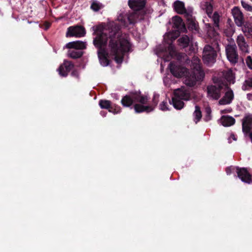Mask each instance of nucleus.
<instances>
[{
  "instance_id": "1",
  "label": "nucleus",
  "mask_w": 252,
  "mask_h": 252,
  "mask_svg": "<svg viewBox=\"0 0 252 252\" xmlns=\"http://www.w3.org/2000/svg\"><path fill=\"white\" fill-rule=\"evenodd\" d=\"M121 26L116 23L111 24L108 29L109 38L108 47L110 54L114 56V59L118 63L123 61L125 53L129 51L131 44L126 38L121 36Z\"/></svg>"
},
{
  "instance_id": "2",
  "label": "nucleus",
  "mask_w": 252,
  "mask_h": 252,
  "mask_svg": "<svg viewBox=\"0 0 252 252\" xmlns=\"http://www.w3.org/2000/svg\"><path fill=\"white\" fill-rule=\"evenodd\" d=\"M93 35H96L94 38L93 44L97 49V55L100 63L103 66H106L110 63L108 53L106 50L107 40L109 38L108 30L106 32L102 31V27L99 26L93 27Z\"/></svg>"
},
{
  "instance_id": "3",
  "label": "nucleus",
  "mask_w": 252,
  "mask_h": 252,
  "mask_svg": "<svg viewBox=\"0 0 252 252\" xmlns=\"http://www.w3.org/2000/svg\"><path fill=\"white\" fill-rule=\"evenodd\" d=\"M220 51V45L217 41H214L211 45H206L204 47L202 55L204 63L208 65L214 63L216 61L217 52Z\"/></svg>"
},
{
  "instance_id": "4",
  "label": "nucleus",
  "mask_w": 252,
  "mask_h": 252,
  "mask_svg": "<svg viewBox=\"0 0 252 252\" xmlns=\"http://www.w3.org/2000/svg\"><path fill=\"white\" fill-rule=\"evenodd\" d=\"M177 36H174L172 33H168L164 37L165 42L168 45V55L165 58L166 61H169L172 58H176L178 61H181L184 58V54L178 53L172 44L173 42L176 39Z\"/></svg>"
},
{
  "instance_id": "5",
  "label": "nucleus",
  "mask_w": 252,
  "mask_h": 252,
  "mask_svg": "<svg viewBox=\"0 0 252 252\" xmlns=\"http://www.w3.org/2000/svg\"><path fill=\"white\" fill-rule=\"evenodd\" d=\"M204 76V71L198 65L197 68L187 77L185 80V83L188 86L193 87L196 85L197 82L202 81Z\"/></svg>"
},
{
  "instance_id": "6",
  "label": "nucleus",
  "mask_w": 252,
  "mask_h": 252,
  "mask_svg": "<svg viewBox=\"0 0 252 252\" xmlns=\"http://www.w3.org/2000/svg\"><path fill=\"white\" fill-rule=\"evenodd\" d=\"M225 53L227 60L232 65L238 63L239 56L237 51V47L235 43L228 44L225 46Z\"/></svg>"
},
{
  "instance_id": "7",
  "label": "nucleus",
  "mask_w": 252,
  "mask_h": 252,
  "mask_svg": "<svg viewBox=\"0 0 252 252\" xmlns=\"http://www.w3.org/2000/svg\"><path fill=\"white\" fill-rule=\"evenodd\" d=\"M159 94L155 93L154 94L152 101L151 103H148V105L147 106H143L141 105H136L135 113H141L143 112H146L148 113L153 111L158 104L159 101Z\"/></svg>"
},
{
  "instance_id": "8",
  "label": "nucleus",
  "mask_w": 252,
  "mask_h": 252,
  "mask_svg": "<svg viewBox=\"0 0 252 252\" xmlns=\"http://www.w3.org/2000/svg\"><path fill=\"white\" fill-rule=\"evenodd\" d=\"M169 68L172 75L178 78H181L187 75L188 72V69L179 64L178 62H170L169 65Z\"/></svg>"
},
{
  "instance_id": "9",
  "label": "nucleus",
  "mask_w": 252,
  "mask_h": 252,
  "mask_svg": "<svg viewBox=\"0 0 252 252\" xmlns=\"http://www.w3.org/2000/svg\"><path fill=\"white\" fill-rule=\"evenodd\" d=\"M131 94L133 96L134 102H136L133 106V108L135 111L136 105L147 106L149 102V97L148 95L142 94L140 91L131 92Z\"/></svg>"
},
{
  "instance_id": "10",
  "label": "nucleus",
  "mask_w": 252,
  "mask_h": 252,
  "mask_svg": "<svg viewBox=\"0 0 252 252\" xmlns=\"http://www.w3.org/2000/svg\"><path fill=\"white\" fill-rule=\"evenodd\" d=\"M99 105L101 109L108 110L109 112L114 114L120 113L121 112V108L118 105L112 103L111 101L105 99H100L99 101Z\"/></svg>"
},
{
  "instance_id": "11",
  "label": "nucleus",
  "mask_w": 252,
  "mask_h": 252,
  "mask_svg": "<svg viewBox=\"0 0 252 252\" xmlns=\"http://www.w3.org/2000/svg\"><path fill=\"white\" fill-rule=\"evenodd\" d=\"M85 34L86 30L85 28L82 26L77 25L70 26L67 28L66 36L81 37L84 36Z\"/></svg>"
},
{
  "instance_id": "12",
  "label": "nucleus",
  "mask_w": 252,
  "mask_h": 252,
  "mask_svg": "<svg viewBox=\"0 0 252 252\" xmlns=\"http://www.w3.org/2000/svg\"><path fill=\"white\" fill-rule=\"evenodd\" d=\"M223 88L222 84L208 86L207 87L208 95L213 99L218 100L220 97L221 91Z\"/></svg>"
},
{
  "instance_id": "13",
  "label": "nucleus",
  "mask_w": 252,
  "mask_h": 252,
  "mask_svg": "<svg viewBox=\"0 0 252 252\" xmlns=\"http://www.w3.org/2000/svg\"><path fill=\"white\" fill-rule=\"evenodd\" d=\"M236 173L242 182L248 184H252V175L246 168L237 167Z\"/></svg>"
},
{
  "instance_id": "14",
  "label": "nucleus",
  "mask_w": 252,
  "mask_h": 252,
  "mask_svg": "<svg viewBox=\"0 0 252 252\" xmlns=\"http://www.w3.org/2000/svg\"><path fill=\"white\" fill-rule=\"evenodd\" d=\"M185 17L187 19V25L188 30L194 33H198L199 27L195 18L192 16L191 13L187 14Z\"/></svg>"
},
{
  "instance_id": "15",
  "label": "nucleus",
  "mask_w": 252,
  "mask_h": 252,
  "mask_svg": "<svg viewBox=\"0 0 252 252\" xmlns=\"http://www.w3.org/2000/svg\"><path fill=\"white\" fill-rule=\"evenodd\" d=\"M74 65L72 62L64 60L63 63L61 64L58 68L57 71L60 76L66 77L68 73L74 67Z\"/></svg>"
},
{
  "instance_id": "16",
  "label": "nucleus",
  "mask_w": 252,
  "mask_h": 252,
  "mask_svg": "<svg viewBox=\"0 0 252 252\" xmlns=\"http://www.w3.org/2000/svg\"><path fill=\"white\" fill-rule=\"evenodd\" d=\"M231 12L236 25L239 27H242L244 25V17L240 8L235 6L232 9Z\"/></svg>"
},
{
  "instance_id": "17",
  "label": "nucleus",
  "mask_w": 252,
  "mask_h": 252,
  "mask_svg": "<svg viewBox=\"0 0 252 252\" xmlns=\"http://www.w3.org/2000/svg\"><path fill=\"white\" fill-rule=\"evenodd\" d=\"M173 27L177 29L178 32H186L187 31L186 26L183 19L179 16H175L172 18Z\"/></svg>"
},
{
  "instance_id": "18",
  "label": "nucleus",
  "mask_w": 252,
  "mask_h": 252,
  "mask_svg": "<svg viewBox=\"0 0 252 252\" xmlns=\"http://www.w3.org/2000/svg\"><path fill=\"white\" fill-rule=\"evenodd\" d=\"M174 97L182 100H189L190 99V91L185 89H178L174 92Z\"/></svg>"
},
{
  "instance_id": "19",
  "label": "nucleus",
  "mask_w": 252,
  "mask_h": 252,
  "mask_svg": "<svg viewBox=\"0 0 252 252\" xmlns=\"http://www.w3.org/2000/svg\"><path fill=\"white\" fill-rule=\"evenodd\" d=\"M252 129V115H248L244 117L242 121V131L248 134Z\"/></svg>"
},
{
  "instance_id": "20",
  "label": "nucleus",
  "mask_w": 252,
  "mask_h": 252,
  "mask_svg": "<svg viewBox=\"0 0 252 252\" xmlns=\"http://www.w3.org/2000/svg\"><path fill=\"white\" fill-rule=\"evenodd\" d=\"M173 9L176 12L179 14H184L185 16H187V14H190L188 12L185 7V3L180 0H176L173 4Z\"/></svg>"
},
{
  "instance_id": "21",
  "label": "nucleus",
  "mask_w": 252,
  "mask_h": 252,
  "mask_svg": "<svg viewBox=\"0 0 252 252\" xmlns=\"http://www.w3.org/2000/svg\"><path fill=\"white\" fill-rule=\"evenodd\" d=\"M236 42L240 50L243 53H249V46L246 42L244 36L240 34L236 39Z\"/></svg>"
},
{
  "instance_id": "22",
  "label": "nucleus",
  "mask_w": 252,
  "mask_h": 252,
  "mask_svg": "<svg viewBox=\"0 0 252 252\" xmlns=\"http://www.w3.org/2000/svg\"><path fill=\"white\" fill-rule=\"evenodd\" d=\"M146 0H128V4L130 8L138 11L142 9L145 6Z\"/></svg>"
},
{
  "instance_id": "23",
  "label": "nucleus",
  "mask_w": 252,
  "mask_h": 252,
  "mask_svg": "<svg viewBox=\"0 0 252 252\" xmlns=\"http://www.w3.org/2000/svg\"><path fill=\"white\" fill-rule=\"evenodd\" d=\"M226 88L228 90L225 93L224 95L219 100L220 105H225L230 103L234 98V94L232 90L228 86Z\"/></svg>"
},
{
  "instance_id": "24",
  "label": "nucleus",
  "mask_w": 252,
  "mask_h": 252,
  "mask_svg": "<svg viewBox=\"0 0 252 252\" xmlns=\"http://www.w3.org/2000/svg\"><path fill=\"white\" fill-rule=\"evenodd\" d=\"M65 48L69 49L81 50L86 48V43L81 41L70 42L65 45Z\"/></svg>"
},
{
  "instance_id": "25",
  "label": "nucleus",
  "mask_w": 252,
  "mask_h": 252,
  "mask_svg": "<svg viewBox=\"0 0 252 252\" xmlns=\"http://www.w3.org/2000/svg\"><path fill=\"white\" fill-rule=\"evenodd\" d=\"M122 105L125 107H129L131 106L134 102L133 96L131 94V92L128 95L124 96L121 101Z\"/></svg>"
},
{
  "instance_id": "26",
  "label": "nucleus",
  "mask_w": 252,
  "mask_h": 252,
  "mask_svg": "<svg viewBox=\"0 0 252 252\" xmlns=\"http://www.w3.org/2000/svg\"><path fill=\"white\" fill-rule=\"evenodd\" d=\"M220 120L222 125L225 127L231 126L235 123V119L228 115L221 116Z\"/></svg>"
},
{
  "instance_id": "27",
  "label": "nucleus",
  "mask_w": 252,
  "mask_h": 252,
  "mask_svg": "<svg viewBox=\"0 0 252 252\" xmlns=\"http://www.w3.org/2000/svg\"><path fill=\"white\" fill-rule=\"evenodd\" d=\"M213 1L210 0L209 1H205L201 4L202 8L205 10L209 17H211L213 11Z\"/></svg>"
},
{
  "instance_id": "28",
  "label": "nucleus",
  "mask_w": 252,
  "mask_h": 252,
  "mask_svg": "<svg viewBox=\"0 0 252 252\" xmlns=\"http://www.w3.org/2000/svg\"><path fill=\"white\" fill-rule=\"evenodd\" d=\"M178 44L181 48H185L189 46L190 40L187 35H183L178 40Z\"/></svg>"
},
{
  "instance_id": "29",
  "label": "nucleus",
  "mask_w": 252,
  "mask_h": 252,
  "mask_svg": "<svg viewBox=\"0 0 252 252\" xmlns=\"http://www.w3.org/2000/svg\"><path fill=\"white\" fill-rule=\"evenodd\" d=\"M84 52L81 50L69 49L67 52L68 56L73 59L80 58L83 55Z\"/></svg>"
},
{
  "instance_id": "30",
  "label": "nucleus",
  "mask_w": 252,
  "mask_h": 252,
  "mask_svg": "<svg viewBox=\"0 0 252 252\" xmlns=\"http://www.w3.org/2000/svg\"><path fill=\"white\" fill-rule=\"evenodd\" d=\"M214 23V26L215 28L219 29L220 15L217 11L212 14L211 17Z\"/></svg>"
},
{
  "instance_id": "31",
  "label": "nucleus",
  "mask_w": 252,
  "mask_h": 252,
  "mask_svg": "<svg viewBox=\"0 0 252 252\" xmlns=\"http://www.w3.org/2000/svg\"><path fill=\"white\" fill-rule=\"evenodd\" d=\"M172 103L174 107L177 110L182 109L184 107L185 105L182 100L174 97L172 98Z\"/></svg>"
},
{
  "instance_id": "32",
  "label": "nucleus",
  "mask_w": 252,
  "mask_h": 252,
  "mask_svg": "<svg viewBox=\"0 0 252 252\" xmlns=\"http://www.w3.org/2000/svg\"><path fill=\"white\" fill-rule=\"evenodd\" d=\"M234 32L235 28L234 25H229V26H227L223 31L224 34L226 36L230 38V40H232V39L231 37L234 33Z\"/></svg>"
},
{
  "instance_id": "33",
  "label": "nucleus",
  "mask_w": 252,
  "mask_h": 252,
  "mask_svg": "<svg viewBox=\"0 0 252 252\" xmlns=\"http://www.w3.org/2000/svg\"><path fill=\"white\" fill-rule=\"evenodd\" d=\"M193 115L195 117L194 121L195 123L197 124L199 121H200L202 118V113L200 107L199 106L196 105L195 106V111L193 113Z\"/></svg>"
},
{
  "instance_id": "34",
  "label": "nucleus",
  "mask_w": 252,
  "mask_h": 252,
  "mask_svg": "<svg viewBox=\"0 0 252 252\" xmlns=\"http://www.w3.org/2000/svg\"><path fill=\"white\" fill-rule=\"evenodd\" d=\"M243 26L244 27L242 29V31L245 33V35L248 38L252 39V27L247 24Z\"/></svg>"
},
{
  "instance_id": "35",
  "label": "nucleus",
  "mask_w": 252,
  "mask_h": 252,
  "mask_svg": "<svg viewBox=\"0 0 252 252\" xmlns=\"http://www.w3.org/2000/svg\"><path fill=\"white\" fill-rule=\"evenodd\" d=\"M101 8H102V5L97 1H94L91 5V8L94 11H98Z\"/></svg>"
},
{
  "instance_id": "36",
  "label": "nucleus",
  "mask_w": 252,
  "mask_h": 252,
  "mask_svg": "<svg viewBox=\"0 0 252 252\" xmlns=\"http://www.w3.org/2000/svg\"><path fill=\"white\" fill-rule=\"evenodd\" d=\"M211 112L212 110L210 107L205 108V116L204 118L205 121L208 122L211 119Z\"/></svg>"
},
{
  "instance_id": "37",
  "label": "nucleus",
  "mask_w": 252,
  "mask_h": 252,
  "mask_svg": "<svg viewBox=\"0 0 252 252\" xmlns=\"http://www.w3.org/2000/svg\"><path fill=\"white\" fill-rule=\"evenodd\" d=\"M237 166H230L225 169V172L227 175H230L231 173L236 172Z\"/></svg>"
},
{
  "instance_id": "38",
  "label": "nucleus",
  "mask_w": 252,
  "mask_h": 252,
  "mask_svg": "<svg viewBox=\"0 0 252 252\" xmlns=\"http://www.w3.org/2000/svg\"><path fill=\"white\" fill-rule=\"evenodd\" d=\"M241 4L243 7L247 11L252 12V6L244 0H241Z\"/></svg>"
},
{
  "instance_id": "39",
  "label": "nucleus",
  "mask_w": 252,
  "mask_h": 252,
  "mask_svg": "<svg viewBox=\"0 0 252 252\" xmlns=\"http://www.w3.org/2000/svg\"><path fill=\"white\" fill-rule=\"evenodd\" d=\"M167 106H168V104H167V101L166 100L163 101L159 104V108L162 111H167V110H169Z\"/></svg>"
},
{
  "instance_id": "40",
  "label": "nucleus",
  "mask_w": 252,
  "mask_h": 252,
  "mask_svg": "<svg viewBox=\"0 0 252 252\" xmlns=\"http://www.w3.org/2000/svg\"><path fill=\"white\" fill-rule=\"evenodd\" d=\"M246 63L248 67L252 69V58L250 56H248L246 59Z\"/></svg>"
},
{
  "instance_id": "41",
  "label": "nucleus",
  "mask_w": 252,
  "mask_h": 252,
  "mask_svg": "<svg viewBox=\"0 0 252 252\" xmlns=\"http://www.w3.org/2000/svg\"><path fill=\"white\" fill-rule=\"evenodd\" d=\"M71 75L72 76L74 77H75V78H79V72L78 71V70L75 69V70H73L71 73Z\"/></svg>"
},
{
  "instance_id": "42",
  "label": "nucleus",
  "mask_w": 252,
  "mask_h": 252,
  "mask_svg": "<svg viewBox=\"0 0 252 252\" xmlns=\"http://www.w3.org/2000/svg\"><path fill=\"white\" fill-rule=\"evenodd\" d=\"M246 84L248 85L250 88H252V77L246 80Z\"/></svg>"
},
{
  "instance_id": "43",
  "label": "nucleus",
  "mask_w": 252,
  "mask_h": 252,
  "mask_svg": "<svg viewBox=\"0 0 252 252\" xmlns=\"http://www.w3.org/2000/svg\"><path fill=\"white\" fill-rule=\"evenodd\" d=\"M249 86L246 84V80L244 81L243 85L242 86V89L243 91H246L249 89Z\"/></svg>"
},
{
  "instance_id": "44",
  "label": "nucleus",
  "mask_w": 252,
  "mask_h": 252,
  "mask_svg": "<svg viewBox=\"0 0 252 252\" xmlns=\"http://www.w3.org/2000/svg\"><path fill=\"white\" fill-rule=\"evenodd\" d=\"M247 98L249 100H252V94H247Z\"/></svg>"
},
{
  "instance_id": "45",
  "label": "nucleus",
  "mask_w": 252,
  "mask_h": 252,
  "mask_svg": "<svg viewBox=\"0 0 252 252\" xmlns=\"http://www.w3.org/2000/svg\"><path fill=\"white\" fill-rule=\"evenodd\" d=\"M230 137L234 140H236V138H235V135L234 134L232 133L230 135Z\"/></svg>"
},
{
  "instance_id": "46",
  "label": "nucleus",
  "mask_w": 252,
  "mask_h": 252,
  "mask_svg": "<svg viewBox=\"0 0 252 252\" xmlns=\"http://www.w3.org/2000/svg\"><path fill=\"white\" fill-rule=\"evenodd\" d=\"M248 134H249V137L251 139V140L252 142V132H250Z\"/></svg>"
},
{
  "instance_id": "47",
  "label": "nucleus",
  "mask_w": 252,
  "mask_h": 252,
  "mask_svg": "<svg viewBox=\"0 0 252 252\" xmlns=\"http://www.w3.org/2000/svg\"><path fill=\"white\" fill-rule=\"evenodd\" d=\"M100 114H101V115H102L103 116H105V115L106 114V113H105V114H104V112H103V111H101Z\"/></svg>"
},
{
  "instance_id": "48",
  "label": "nucleus",
  "mask_w": 252,
  "mask_h": 252,
  "mask_svg": "<svg viewBox=\"0 0 252 252\" xmlns=\"http://www.w3.org/2000/svg\"><path fill=\"white\" fill-rule=\"evenodd\" d=\"M50 26V24L49 23H48L47 26H46V29H48Z\"/></svg>"
},
{
  "instance_id": "49",
  "label": "nucleus",
  "mask_w": 252,
  "mask_h": 252,
  "mask_svg": "<svg viewBox=\"0 0 252 252\" xmlns=\"http://www.w3.org/2000/svg\"><path fill=\"white\" fill-rule=\"evenodd\" d=\"M211 1H214V0H210Z\"/></svg>"
},
{
  "instance_id": "50",
  "label": "nucleus",
  "mask_w": 252,
  "mask_h": 252,
  "mask_svg": "<svg viewBox=\"0 0 252 252\" xmlns=\"http://www.w3.org/2000/svg\"><path fill=\"white\" fill-rule=\"evenodd\" d=\"M252 1V0H251Z\"/></svg>"
}]
</instances>
